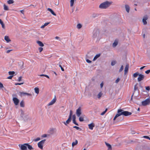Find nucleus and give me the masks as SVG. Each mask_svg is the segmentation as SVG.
Returning <instances> with one entry per match:
<instances>
[{"label":"nucleus","mask_w":150,"mask_h":150,"mask_svg":"<svg viewBox=\"0 0 150 150\" xmlns=\"http://www.w3.org/2000/svg\"><path fill=\"white\" fill-rule=\"evenodd\" d=\"M117 113L115 116L113 120L115 121L116 118L121 115H123L125 116H128L131 115L132 113L127 111H123L121 109H118L117 111Z\"/></svg>","instance_id":"nucleus-1"},{"label":"nucleus","mask_w":150,"mask_h":150,"mask_svg":"<svg viewBox=\"0 0 150 150\" xmlns=\"http://www.w3.org/2000/svg\"><path fill=\"white\" fill-rule=\"evenodd\" d=\"M112 2L106 1L101 3L99 6V7L101 9H106L111 4Z\"/></svg>","instance_id":"nucleus-2"},{"label":"nucleus","mask_w":150,"mask_h":150,"mask_svg":"<svg viewBox=\"0 0 150 150\" xmlns=\"http://www.w3.org/2000/svg\"><path fill=\"white\" fill-rule=\"evenodd\" d=\"M46 141L45 139H44L39 142L38 144V146L41 150L43 149L44 144Z\"/></svg>","instance_id":"nucleus-3"},{"label":"nucleus","mask_w":150,"mask_h":150,"mask_svg":"<svg viewBox=\"0 0 150 150\" xmlns=\"http://www.w3.org/2000/svg\"><path fill=\"white\" fill-rule=\"evenodd\" d=\"M150 103V99L149 98H147L142 102V104L144 106L149 105Z\"/></svg>","instance_id":"nucleus-4"},{"label":"nucleus","mask_w":150,"mask_h":150,"mask_svg":"<svg viewBox=\"0 0 150 150\" xmlns=\"http://www.w3.org/2000/svg\"><path fill=\"white\" fill-rule=\"evenodd\" d=\"M26 143L24 144H19V146L21 150H27V148L26 145Z\"/></svg>","instance_id":"nucleus-5"},{"label":"nucleus","mask_w":150,"mask_h":150,"mask_svg":"<svg viewBox=\"0 0 150 150\" xmlns=\"http://www.w3.org/2000/svg\"><path fill=\"white\" fill-rule=\"evenodd\" d=\"M76 114L78 117H80L81 114V108L79 107L76 110Z\"/></svg>","instance_id":"nucleus-6"},{"label":"nucleus","mask_w":150,"mask_h":150,"mask_svg":"<svg viewBox=\"0 0 150 150\" xmlns=\"http://www.w3.org/2000/svg\"><path fill=\"white\" fill-rule=\"evenodd\" d=\"M144 78V75L140 74L139 75V77L137 78L138 81L139 82L142 80Z\"/></svg>","instance_id":"nucleus-7"},{"label":"nucleus","mask_w":150,"mask_h":150,"mask_svg":"<svg viewBox=\"0 0 150 150\" xmlns=\"http://www.w3.org/2000/svg\"><path fill=\"white\" fill-rule=\"evenodd\" d=\"M13 100L15 105H17L18 104L19 100L16 97H13Z\"/></svg>","instance_id":"nucleus-8"},{"label":"nucleus","mask_w":150,"mask_h":150,"mask_svg":"<svg viewBox=\"0 0 150 150\" xmlns=\"http://www.w3.org/2000/svg\"><path fill=\"white\" fill-rule=\"evenodd\" d=\"M148 17L147 16H145L143 17L142 19V21L144 25H145L147 24V23L146 20L148 19Z\"/></svg>","instance_id":"nucleus-9"},{"label":"nucleus","mask_w":150,"mask_h":150,"mask_svg":"<svg viewBox=\"0 0 150 150\" xmlns=\"http://www.w3.org/2000/svg\"><path fill=\"white\" fill-rule=\"evenodd\" d=\"M129 68V65L127 64L126 65L124 70V74H126L127 73Z\"/></svg>","instance_id":"nucleus-10"},{"label":"nucleus","mask_w":150,"mask_h":150,"mask_svg":"<svg viewBox=\"0 0 150 150\" xmlns=\"http://www.w3.org/2000/svg\"><path fill=\"white\" fill-rule=\"evenodd\" d=\"M56 100V98H54V99H53L48 104V106L52 105L55 102Z\"/></svg>","instance_id":"nucleus-11"},{"label":"nucleus","mask_w":150,"mask_h":150,"mask_svg":"<svg viewBox=\"0 0 150 150\" xmlns=\"http://www.w3.org/2000/svg\"><path fill=\"white\" fill-rule=\"evenodd\" d=\"M73 122V123L76 125H78V124L77 123L76 121V117L75 115H74L72 116Z\"/></svg>","instance_id":"nucleus-12"},{"label":"nucleus","mask_w":150,"mask_h":150,"mask_svg":"<svg viewBox=\"0 0 150 150\" xmlns=\"http://www.w3.org/2000/svg\"><path fill=\"white\" fill-rule=\"evenodd\" d=\"M71 120V118L69 117V118L66 121V122H64V123L66 125H67L68 124L70 123Z\"/></svg>","instance_id":"nucleus-13"},{"label":"nucleus","mask_w":150,"mask_h":150,"mask_svg":"<svg viewBox=\"0 0 150 150\" xmlns=\"http://www.w3.org/2000/svg\"><path fill=\"white\" fill-rule=\"evenodd\" d=\"M89 128L91 129L92 130L93 127L95 126V125L93 123H91L88 125Z\"/></svg>","instance_id":"nucleus-14"},{"label":"nucleus","mask_w":150,"mask_h":150,"mask_svg":"<svg viewBox=\"0 0 150 150\" xmlns=\"http://www.w3.org/2000/svg\"><path fill=\"white\" fill-rule=\"evenodd\" d=\"M47 10L50 11L51 13L53 15L56 16V14L54 13L53 11L50 8H47Z\"/></svg>","instance_id":"nucleus-15"},{"label":"nucleus","mask_w":150,"mask_h":150,"mask_svg":"<svg viewBox=\"0 0 150 150\" xmlns=\"http://www.w3.org/2000/svg\"><path fill=\"white\" fill-rule=\"evenodd\" d=\"M26 145L28 149L30 150H32L33 149V148L32 147L31 145L29 144L28 143H26Z\"/></svg>","instance_id":"nucleus-16"},{"label":"nucleus","mask_w":150,"mask_h":150,"mask_svg":"<svg viewBox=\"0 0 150 150\" xmlns=\"http://www.w3.org/2000/svg\"><path fill=\"white\" fill-rule=\"evenodd\" d=\"M4 39L7 42H8L11 41L9 38L8 36H5L4 37Z\"/></svg>","instance_id":"nucleus-17"},{"label":"nucleus","mask_w":150,"mask_h":150,"mask_svg":"<svg viewBox=\"0 0 150 150\" xmlns=\"http://www.w3.org/2000/svg\"><path fill=\"white\" fill-rule=\"evenodd\" d=\"M37 43L41 47H43L44 46L43 44L40 41H37Z\"/></svg>","instance_id":"nucleus-18"},{"label":"nucleus","mask_w":150,"mask_h":150,"mask_svg":"<svg viewBox=\"0 0 150 150\" xmlns=\"http://www.w3.org/2000/svg\"><path fill=\"white\" fill-rule=\"evenodd\" d=\"M78 142L77 140H75V142H73L72 144V147L78 144Z\"/></svg>","instance_id":"nucleus-19"},{"label":"nucleus","mask_w":150,"mask_h":150,"mask_svg":"<svg viewBox=\"0 0 150 150\" xmlns=\"http://www.w3.org/2000/svg\"><path fill=\"white\" fill-rule=\"evenodd\" d=\"M21 94L22 95L25 96V95H27L28 96H32V95L31 94L28 93H24V92H22L21 93Z\"/></svg>","instance_id":"nucleus-20"},{"label":"nucleus","mask_w":150,"mask_h":150,"mask_svg":"<svg viewBox=\"0 0 150 150\" xmlns=\"http://www.w3.org/2000/svg\"><path fill=\"white\" fill-rule=\"evenodd\" d=\"M84 115H82L81 116L79 117V121L80 122H82L84 120Z\"/></svg>","instance_id":"nucleus-21"},{"label":"nucleus","mask_w":150,"mask_h":150,"mask_svg":"<svg viewBox=\"0 0 150 150\" xmlns=\"http://www.w3.org/2000/svg\"><path fill=\"white\" fill-rule=\"evenodd\" d=\"M100 54H98L96 55V56L94 57L93 59V61L95 60L96 59H97L100 56Z\"/></svg>","instance_id":"nucleus-22"},{"label":"nucleus","mask_w":150,"mask_h":150,"mask_svg":"<svg viewBox=\"0 0 150 150\" xmlns=\"http://www.w3.org/2000/svg\"><path fill=\"white\" fill-rule=\"evenodd\" d=\"M118 44L117 41L115 40L114 42L113 43L112 46L113 47H115Z\"/></svg>","instance_id":"nucleus-23"},{"label":"nucleus","mask_w":150,"mask_h":150,"mask_svg":"<svg viewBox=\"0 0 150 150\" xmlns=\"http://www.w3.org/2000/svg\"><path fill=\"white\" fill-rule=\"evenodd\" d=\"M20 105L22 107H24V102L23 100H22L20 102Z\"/></svg>","instance_id":"nucleus-24"},{"label":"nucleus","mask_w":150,"mask_h":150,"mask_svg":"<svg viewBox=\"0 0 150 150\" xmlns=\"http://www.w3.org/2000/svg\"><path fill=\"white\" fill-rule=\"evenodd\" d=\"M125 8L126 9V11L128 12L129 13V7L128 5H125Z\"/></svg>","instance_id":"nucleus-25"},{"label":"nucleus","mask_w":150,"mask_h":150,"mask_svg":"<svg viewBox=\"0 0 150 150\" xmlns=\"http://www.w3.org/2000/svg\"><path fill=\"white\" fill-rule=\"evenodd\" d=\"M34 90L35 92L38 94L39 93V88L37 87H35L34 88Z\"/></svg>","instance_id":"nucleus-26"},{"label":"nucleus","mask_w":150,"mask_h":150,"mask_svg":"<svg viewBox=\"0 0 150 150\" xmlns=\"http://www.w3.org/2000/svg\"><path fill=\"white\" fill-rule=\"evenodd\" d=\"M75 1V0H70V5L71 7H72L73 6L74 1Z\"/></svg>","instance_id":"nucleus-27"},{"label":"nucleus","mask_w":150,"mask_h":150,"mask_svg":"<svg viewBox=\"0 0 150 150\" xmlns=\"http://www.w3.org/2000/svg\"><path fill=\"white\" fill-rule=\"evenodd\" d=\"M50 23H45L44 25H42L41 27V28H44L45 26H47V25H48Z\"/></svg>","instance_id":"nucleus-28"},{"label":"nucleus","mask_w":150,"mask_h":150,"mask_svg":"<svg viewBox=\"0 0 150 150\" xmlns=\"http://www.w3.org/2000/svg\"><path fill=\"white\" fill-rule=\"evenodd\" d=\"M105 144L107 146L108 148H112L111 145L108 143L105 142Z\"/></svg>","instance_id":"nucleus-29"},{"label":"nucleus","mask_w":150,"mask_h":150,"mask_svg":"<svg viewBox=\"0 0 150 150\" xmlns=\"http://www.w3.org/2000/svg\"><path fill=\"white\" fill-rule=\"evenodd\" d=\"M139 74L138 72H137L134 74L133 75V76L134 78H136L137 77L138 75H139Z\"/></svg>","instance_id":"nucleus-30"},{"label":"nucleus","mask_w":150,"mask_h":150,"mask_svg":"<svg viewBox=\"0 0 150 150\" xmlns=\"http://www.w3.org/2000/svg\"><path fill=\"white\" fill-rule=\"evenodd\" d=\"M82 25L80 23L78 24L77 25V27L79 29L81 28L82 27Z\"/></svg>","instance_id":"nucleus-31"},{"label":"nucleus","mask_w":150,"mask_h":150,"mask_svg":"<svg viewBox=\"0 0 150 150\" xmlns=\"http://www.w3.org/2000/svg\"><path fill=\"white\" fill-rule=\"evenodd\" d=\"M107 110H108V109L107 108H106L104 111L103 112H102L100 114V115H103L106 113V112H107Z\"/></svg>","instance_id":"nucleus-32"},{"label":"nucleus","mask_w":150,"mask_h":150,"mask_svg":"<svg viewBox=\"0 0 150 150\" xmlns=\"http://www.w3.org/2000/svg\"><path fill=\"white\" fill-rule=\"evenodd\" d=\"M102 93L101 92H100L97 95L98 98L99 99L102 96Z\"/></svg>","instance_id":"nucleus-33"},{"label":"nucleus","mask_w":150,"mask_h":150,"mask_svg":"<svg viewBox=\"0 0 150 150\" xmlns=\"http://www.w3.org/2000/svg\"><path fill=\"white\" fill-rule=\"evenodd\" d=\"M4 9L5 10H8V8L7 6L5 4H4Z\"/></svg>","instance_id":"nucleus-34"},{"label":"nucleus","mask_w":150,"mask_h":150,"mask_svg":"<svg viewBox=\"0 0 150 150\" xmlns=\"http://www.w3.org/2000/svg\"><path fill=\"white\" fill-rule=\"evenodd\" d=\"M14 1L13 0H9L8 1V3L9 4H11L13 3Z\"/></svg>","instance_id":"nucleus-35"},{"label":"nucleus","mask_w":150,"mask_h":150,"mask_svg":"<svg viewBox=\"0 0 150 150\" xmlns=\"http://www.w3.org/2000/svg\"><path fill=\"white\" fill-rule=\"evenodd\" d=\"M15 72L14 71H10L8 72V74L10 75H13L14 74Z\"/></svg>","instance_id":"nucleus-36"},{"label":"nucleus","mask_w":150,"mask_h":150,"mask_svg":"<svg viewBox=\"0 0 150 150\" xmlns=\"http://www.w3.org/2000/svg\"><path fill=\"white\" fill-rule=\"evenodd\" d=\"M24 115V112L23 110H21V116L22 117H23Z\"/></svg>","instance_id":"nucleus-37"},{"label":"nucleus","mask_w":150,"mask_h":150,"mask_svg":"<svg viewBox=\"0 0 150 150\" xmlns=\"http://www.w3.org/2000/svg\"><path fill=\"white\" fill-rule=\"evenodd\" d=\"M142 137L143 138H145V139H149V140H150V138L149 136H143Z\"/></svg>","instance_id":"nucleus-38"},{"label":"nucleus","mask_w":150,"mask_h":150,"mask_svg":"<svg viewBox=\"0 0 150 150\" xmlns=\"http://www.w3.org/2000/svg\"><path fill=\"white\" fill-rule=\"evenodd\" d=\"M123 69V65H122L120 69L119 70V72H121Z\"/></svg>","instance_id":"nucleus-39"},{"label":"nucleus","mask_w":150,"mask_h":150,"mask_svg":"<svg viewBox=\"0 0 150 150\" xmlns=\"http://www.w3.org/2000/svg\"><path fill=\"white\" fill-rule=\"evenodd\" d=\"M116 63V61H112L111 63V65L112 66H114Z\"/></svg>","instance_id":"nucleus-40"},{"label":"nucleus","mask_w":150,"mask_h":150,"mask_svg":"<svg viewBox=\"0 0 150 150\" xmlns=\"http://www.w3.org/2000/svg\"><path fill=\"white\" fill-rule=\"evenodd\" d=\"M72 114V110H70V111L69 115V117L71 118V116Z\"/></svg>","instance_id":"nucleus-41"},{"label":"nucleus","mask_w":150,"mask_h":150,"mask_svg":"<svg viewBox=\"0 0 150 150\" xmlns=\"http://www.w3.org/2000/svg\"><path fill=\"white\" fill-rule=\"evenodd\" d=\"M40 140V138L39 137H38L36 139H34V141L35 142H37L38 141Z\"/></svg>","instance_id":"nucleus-42"},{"label":"nucleus","mask_w":150,"mask_h":150,"mask_svg":"<svg viewBox=\"0 0 150 150\" xmlns=\"http://www.w3.org/2000/svg\"><path fill=\"white\" fill-rule=\"evenodd\" d=\"M38 50L40 52H41L43 50V48L42 47H40L38 48Z\"/></svg>","instance_id":"nucleus-43"},{"label":"nucleus","mask_w":150,"mask_h":150,"mask_svg":"<svg viewBox=\"0 0 150 150\" xmlns=\"http://www.w3.org/2000/svg\"><path fill=\"white\" fill-rule=\"evenodd\" d=\"M4 88V87L3 84L0 82V88Z\"/></svg>","instance_id":"nucleus-44"},{"label":"nucleus","mask_w":150,"mask_h":150,"mask_svg":"<svg viewBox=\"0 0 150 150\" xmlns=\"http://www.w3.org/2000/svg\"><path fill=\"white\" fill-rule=\"evenodd\" d=\"M59 66L60 67L61 70L62 71H64V68L62 67V66H61V65L60 64H59Z\"/></svg>","instance_id":"nucleus-45"},{"label":"nucleus","mask_w":150,"mask_h":150,"mask_svg":"<svg viewBox=\"0 0 150 150\" xmlns=\"http://www.w3.org/2000/svg\"><path fill=\"white\" fill-rule=\"evenodd\" d=\"M23 83H15V84L16 85H21V84H22Z\"/></svg>","instance_id":"nucleus-46"},{"label":"nucleus","mask_w":150,"mask_h":150,"mask_svg":"<svg viewBox=\"0 0 150 150\" xmlns=\"http://www.w3.org/2000/svg\"><path fill=\"white\" fill-rule=\"evenodd\" d=\"M73 128L76 129L77 130H79L80 129V128L76 126H74L73 127Z\"/></svg>","instance_id":"nucleus-47"},{"label":"nucleus","mask_w":150,"mask_h":150,"mask_svg":"<svg viewBox=\"0 0 150 150\" xmlns=\"http://www.w3.org/2000/svg\"><path fill=\"white\" fill-rule=\"evenodd\" d=\"M150 72V69L148 70L145 71V73L146 74H149Z\"/></svg>","instance_id":"nucleus-48"},{"label":"nucleus","mask_w":150,"mask_h":150,"mask_svg":"<svg viewBox=\"0 0 150 150\" xmlns=\"http://www.w3.org/2000/svg\"><path fill=\"white\" fill-rule=\"evenodd\" d=\"M22 78V77L21 76L19 77L18 78V81H21V80Z\"/></svg>","instance_id":"nucleus-49"},{"label":"nucleus","mask_w":150,"mask_h":150,"mask_svg":"<svg viewBox=\"0 0 150 150\" xmlns=\"http://www.w3.org/2000/svg\"><path fill=\"white\" fill-rule=\"evenodd\" d=\"M120 79L119 78H118L115 81V83H117L118 82L120 81Z\"/></svg>","instance_id":"nucleus-50"},{"label":"nucleus","mask_w":150,"mask_h":150,"mask_svg":"<svg viewBox=\"0 0 150 150\" xmlns=\"http://www.w3.org/2000/svg\"><path fill=\"white\" fill-rule=\"evenodd\" d=\"M13 76H10L7 77V79H11L13 77Z\"/></svg>","instance_id":"nucleus-51"},{"label":"nucleus","mask_w":150,"mask_h":150,"mask_svg":"<svg viewBox=\"0 0 150 150\" xmlns=\"http://www.w3.org/2000/svg\"><path fill=\"white\" fill-rule=\"evenodd\" d=\"M146 90H148V91H149L150 90V87H149V86H147L146 87Z\"/></svg>","instance_id":"nucleus-52"},{"label":"nucleus","mask_w":150,"mask_h":150,"mask_svg":"<svg viewBox=\"0 0 150 150\" xmlns=\"http://www.w3.org/2000/svg\"><path fill=\"white\" fill-rule=\"evenodd\" d=\"M86 61L88 63H91V61L88 59H86Z\"/></svg>","instance_id":"nucleus-53"},{"label":"nucleus","mask_w":150,"mask_h":150,"mask_svg":"<svg viewBox=\"0 0 150 150\" xmlns=\"http://www.w3.org/2000/svg\"><path fill=\"white\" fill-rule=\"evenodd\" d=\"M103 82L101 83V84H100V88H102L103 86Z\"/></svg>","instance_id":"nucleus-54"},{"label":"nucleus","mask_w":150,"mask_h":150,"mask_svg":"<svg viewBox=\"0 0 150 150\" xmlns=\"http://www.w3.org/2000/svg\"><path fill=\"white\" fill-rule=\"evenodd\" d=\"M12 50H7L6 51V52L7 53H8L9 52H10L11 51H12Z\"/></svg>","instance_id":"nucleus-55"},{"label":"nucleus","mask_w":150,"mask_h":150,"mask_svg":"<svg viewBox=\"0 0 150 150\" xmlns=\"http://www.w3.org/2000/svg\"><path fill=\"white\" fill-rule=\"evenodd\" d=\"M0 23L1 25L4 24L3 22L0 19Z\"/></svg>","instance_id":"nucleus-56"},{"label":"nucleus","mask_w":150,"mask_h":150,"mask_svg":"<svg viewBox=\"0 0 150 150\" xmlns=\"http://www.w3.org/2000/svg\"><path fill=\"white\" fill-rule=\"evenodd\" d=\"M137 86L136 85H135L134 86V90H136V89H137Z\"/></svg>","instance_id":"nucleus-57"},{"label":"nucleus","mask_w":150,"mask_h":150,"mask_svg":"<svg viewBox=\"0 0 150 150\" xmlns=\"http://www.w3.org/2000/svg\"><path fill=\"white\" fill-rule=\"evenodd\" d=\"M45 76L48 79L50 78L49 77L48 75H45Z\"/></svg>","instance_id":"nucleus-58"},{"label":"nucleus","mask_w":150,"mask_h":150,"mask_svg":"<svg viewBox=\"0 0 150 150\" xmlns=\"http://www.w3.org/2000/svg\"><path fill=\"white\" fill-rule=\"evenodd\" d=\"M145 67V66H143L142 67H141L140 68V70H142V69L143 68H144Z\"/></svg>","instance_id":"nucleus-59"},{"label":"nucleus","mask_w":150,"mask_h":150,"mask_svg":"<svg viewBox=\"0 0 150 150\" xmlns=\"http://www.w3.org/2000/svg\"><path fill=\"white\" fill-rule=\"evenodd\" d=\"M1 26H2V28H4V23L2 24V25H1Z\"/></svg>","instance_id":"nucleus-60"},{"label":"nucleus","mask_w":150,"mask_h":150,"mask_svg":"<svg viewBox=\"0 0 150 150\" xmlns=\"http://www.w3.org/2000/svg\"><path fill=\"white\" fill-rule=\"evenodd\" d=\"M16 96H17V95H16V94H13V95H12V96H13V97H16Z\"/></svg>","instance_id":"nucleus-61"},{"label":"nucleus","mask_w":150,"mask_h":150,"mask_svg":"<svg viewBox=\"0 0 150 150\" xmlns=\"http://www.w3.org/2000/svg\"><path fill=\"white\" fill-rule=\"evenodd\" d=\"M21 13H22L23 14L24 13V11L23 10H21L20 11Z\"/></svg>","instance_id":"nucleus-62"},{"label":"nucleus","mask_w":150,"mask_h":150,"mask_svg":"<svg viewBox=\"0 0 150 150\" xmlns=\"http://www.w3.org/2000/svg\"><path fill=\"white\" fill-rule=\"evenodd\" d=\"M55 39H59V37H58V36H56V37H55Z\"/></svg>","instance_id":"nucleus-63"},{"label":"nucleus","mask_w":150,"mask_h":150,"mask_svg":"<svg viewBox=\"0 0 150 150\" xmlns=\"http://www.w3.org/2000/svg\"><path fill=\"white\" fill-rule=\"evenodd\" d=\"M112 148H108V149L107 150H112Z\"/></svg>","instance_id":"nucleus-64"}]
</instances>
